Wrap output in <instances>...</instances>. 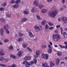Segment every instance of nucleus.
<instances>
[{
    "mask_svg": "<svg viewBox=\"0 0 67 67\" xmlns=\"http://www.w3.org/2000/svg\"><path fill=\"white\" fill-rule=\"evenodd\" d=\"M57 10L56 9L52 12L49 13V16H51V17H55L56 15L57 14Z\"/></svg>",
    "mask_w": 67,
    "mask_h": 67,
    "instance_id": "obj_1",
    "label": "nucleus"
},
{
    "mask_svg": "<svg viewBox=\"0 0 67 67\" xmlns=\"http://www.w3.org/2000/svg\"><path fill=\"white\" fill-rule=\"evenodd\" d=\"M52 37L53 38V40L54 41H58V39H57V37L58 38V40L60 38V37L58 35H53Z\"/></svg>",
    "mask_w": 67,
    "mask_h": 67,
    "instance_id": "obj_2",
    "label": "nucleus"
},
{
    "mask_svg": "<svg viewBox=\"0 0 67 67\" xmlns=\"http://www.w3.org/2000/svg\"><path fill=\"white\" fill-rule=\"evenodd\" d=\"M34 28L35 30H38V31H42V28L41 26L39 27L38 26L35 25L34 26Z\"/></svg>",
    "mask_w": 67,
    "mask_h": 67,
    "instance_id": "obj_3",
    "label": "nucleus"
},
{
    "mask_svg": "<svg viewBox=\"0 0 67 67\" xmlns=\"http://www.w3.org/2000/svg\"><path fill=\"white\" fill-rule=\"evenodd\" d=\"M64 44H65V46H63L61 44H59V46L61 48H64L65 49H67V42L65 41L64 42Z\"/></svg>",
    "mask_w": 67,
    "mask_h": 67,
    "instance_id": "obj_4",
    "label": "nucleus"
},
{
    "mask_svg": "<svg viewBox=\"0 0 67 67\" xmlns=\"http://www.w3.org/2000/svg\"><path fill=\"white\" fill-rule=\"evenodd\" d=\"M62 20L65 23H67V18L65 17H63L62 18Z\"/></svg>",
    "mask_w": 67,
    "mask_h": 67,
    "instance_id": "obj_5",
    "label": "nucleus"
},
{
    "mask_svg": "<svg viewBox=\"0 0 67 67\" xmlns=\"http://www.w3.org/2000/svg\"><path fill=\"white\" fill-rule=\"evenodd\" d=\"M28 34H29V36L31 37H34V35L32 34V33L31 32H29Z\"/></svg>",
    "mask_w": 67,
    "mask_h": 67,
    "instance_id": "obj_6",
    "label": "nucleus"
},
{
    "mask_svg": "<svg viewBox=\"0 0 67 67\" xmlns=\"http://www.w3.org/2000/svg\"><path fill=\"white\" fill-rule=\"evenodd\" d=\"M12 7L14 9H17L19 7V5L17 4H15L13 5Z\"/></svg>",
    "mask_w": 67,
    "mask_h": 67,
    "instance_id": "obj_7",
    "label": "nucleus"
},
{
    "mask_svg": "<svg viewBox=\"0 0 67 67\" xmlns=\"http://www.w3.org/2000/svg\"><path fill=\"white\" fill-rule=\"evenodd\" d=\"M4 32V30L3 28H2L1 29V32H0V35H3V33Z\"/></svg>",
    "mask_w": 67,
    "mask_h": 67,
    "instance_id": "obj_8",
    "label": "nucleus"
},
{
    "mask_svg": "<svg viewBox=\"0 0 67 67\" xmlns=\"http://www.w3.org/2000/svg\"><path fill=\"white\" fill-rule=\"evenodd\" d=\"M42 65L44 67H49V66L47 65V64L46 63H44L42 64Z\"/></svg>",
    "mask_w": 67,
    "mask_h": 67,
    "instance_id": "obj_9",
    "label": "nucleus"
},
{
    "mask_svg": "<svg viewBox=\"0 0 67 67\" xmlns=\"http://www.w3.org/2000/svg\"><path fill=\"white\" fill-rule=\"evenodd\" d=\"M34 4L35 6L37 5H38V2H37L36 1H35L34 2Z\"/></svg>",
    "mask_w": 67,
    "mask_h": 67,
    "instance_id": "obj_10",
    "label": "nucleus"
},
{
    "mask_svg": "<svg viewBox=\"0 0 67 67\" xmlns=\"http://www.w3.org/2000/svg\"><path fill=\"white\" fill-rule=\"evenodd\" d=\"M27 20V19L26 18H24V19H21V21L22 22H26V21Z\"/></svg>",
    "mask_w": 67,
    "mask_h": 67,
    "instance_id": "obj_11",
    "label": "nucleus"
},
{
    "mask_svg": "<svg viewBox=\"0 0 67 67\" xmlns=\"http://www.w3.org/2000/svg\"><path fill=\"white\" fill-rule=\"evenodd\" d=\"M25 60H30L31 59V57H25L24 58Z\"/></svg>",
    "mask_w": 67,
    "mask_h": 67,
    "instance_id": "obj_12",
    "label": "nucleus"
},
{
    "mask_svg": "<svg viewBox=\"0 0 67 67\" xmlns=\"http://www.w3.org/2000/svg\"><path fill=\"white\" fill-rule=\"evenodd\" d=\"M41 11L43 13H46V10L45 9H43Z\"/></svg>",
    "mask_w": 67,
    "mask_h": 67,
    "instance_id": "obj_13",
    "label": "nucleus"
},
{
    "mask_svg": "<svg viewBox=\"0 0 67 67\" xmlns=\"http://www.w3.org/2000/svg\"><path fill=\"white\" fill-rule=\"evenodd\" d=\"M22 40V38L20 37L17 39V41L18 42H20Z\"/></svg>",
    "mask_w": 67,
    "mask_h": 67,
    "instance_id": "obj_14",
    "label": "nucleus"
},
{
    "mask_svg": "<svg viewBox=\"0 0 67 67\" xmlns=\"http://www.w3.org/2000/svg\"><path fill=\"white\" fill-rule=\"evenodd\" d=\"M58 56H61L62 55V53L60 52H58L57 53Z\"/></svg>",
    "mask_w": 67,
    "mask_h": 67,
    "instance_id": "obj_15",
    "label": "nucleus"
},
{
    "mask_svg": "<svg viewBox=\"0 0 67 67\" xmlns=\"http://www.w3.org/2000/svg\"><path fill=\"white\" fill-rule=\"evenodd\" d=\"M5 53L4 52H0V56H4Z\"/></svg>",
    "mask_w": 67,
    "mask_h": 67,
    "instance_id": "obj_16",
    "label": "nucleus"
},
{
    "mask_svg": "<svg viewBox=\"0 0 67 67\" xmlns=\"http://www.w3.org/2000/svg\"><path fill=\"white\" fill-rule=\"evenodd\" d=\"M8 25H5L4 27V30L8 29Z\"/></svg>",
    "mask_w": 67,
    "mask_h": 67,
    "instance_id": "obj_17",
    "label": "nucleus"
},
{
    "mask_svg": "<svg viewBox=\"0 0 67 67\" xmlns=\"http://www.w3.org/2000/svg\"><path fill=\"white\" fill-rule=\"evenodd\" d=\"M21 54H22V52L21 51H19L18 52V55L19 57L20 56Z\"/></svg>",
    "mask_w": 67,
    "mask_h": 67,
    "instance_id": "obj_18",
    "label": "nucleus"
},
{
    "mask_svg": "<svg viewBox=\"0 0 67 67\" xmlns=\"http://www.w3.org/2000/svg\"><path fill=\"white\" fill-rule=\"evenodd\" d=\"M38 7L39 8H40V9H42L43 8V7L44 6L42 5H38Z\"/></svg>",
    "mask_w": 67,
    "mask_h": 67,
    "instance_id": "obj_19",
    "label": "nucleus"
},
{
    "mask_svg": "<svg viewBox=\"0 0 67 67\" xmlns=\"http://www.w3.org/2000/svg\"><path fill=\"white\" fill-rule=\"evenodd\" d=\"M21 2V0H16V1L15 2V3L16 4H19Z\"/></svg>",
    "mask_w": 67,
    "mask_h": 67,
    "instance_id": "obj_20",
    "label": "nucleus"
},
{
    "mask_svg": "<svg viewBox=\"0 0 67 67\" xmlns=\"http://www.w3.org/2000/svg\"><path fill=\"white\" fill-rule=\"evenodd\" d=\"M10 57H11V58H12L13 59L15 58H16L15 56L14 55H13L12 54H11L10 55Z\"/></svg>",
    "mask_w": 67,
    "mask_h": 67,
    "instance_id": "obj_21",
    "label": "nucleus"
},
{
    "mask_svg": "<svg viewBox=\"0 0 67 67\" xmlns=\"http://www.w3.org/2000/svg\"><path fill=\"white\" fill-rule=\"evenodd\" d=\"M48 52L49 54H51L52 52V49H49L48 50Z\"/></svg>",
    "mask_w": 67,
    "mask_h": 67,
    "instance_id": "obj_22",
    "label": "nucleus"
},
{
    "mask_svg": "<svg viewBox=\"0 0 67 67\" xmlns=\"http://www.w3.org/2000/svg\"><path fill=\"white\" fill-rule=\"evenodd\" d=\"M57 61L56 62V65H58L59 64V59H57Z\"/></svg>",
    "mask_w": 67,
    "mask_h": 67,
    "instance_id": "obj_23",
    "label": "nucleus"
},
{
    "mask_svg": "<svg viewBox=\"0 0 67 67\" xmlns=\"http://www.w3.org/2000/svg\"><path fill=\"white\" fill-rule=\"evenodd\" d=\"M0 20L1 22H4L5 21V19L3 18H1L0 19Z\"/></svg>",
    "mask_w": 67,
    "mask_h": 67,
    "instance_id": "obj_24",
    "label": "nucleus"
},
{
    "mask_svg": "<svg viewBox=\"0 0 67 67\" xmlns=\"http://www.w3.org/2000/svg\"><path fill=\"white\" fill-rule=\"evenodd\" d=\"M5 30H6V34H10V31L8 30V29H5Z\"/></svg>",
    "mask_w": 67,
    "mask_h": 67,
    "instance_id": "obj_25",
    "label": "nucleus"
},
{
    "mask_svg": "<svg viewBox=\"0 0 67 67\" xmlns=\"http://www.w3.org/2000/svg\"><path fill=\"white\" fill-rule=\"evenodd\" d=\"M9 50H12V49H13V46H10L9 47Z\"/></svg>",
    "mask_w": 67,
    "mask_h": 67,
    "instance_id": "obj_26",
    "label": "nucleus"
},
{
    "mask_svg": "<svg viewBox=\"0 0 67 67\" xmlns=\"http://www.w3.org/2000/svg\"><path fill=\"white\" fill-rule=\"evenodd\" d=\"M33 62H34V63H35V64H36V63H37V59H34Z\"/></svg>",
    "mask_w": 67,
    "mask_h": 67,
    "instance_id": "obj_27",
    "label": "nucleus"
},
{
    "mask_svg": "<svg viewBox=\"0 0 67 67\" xmlns=\"http://www.w3.org/2000/svg\"><path fill=\"white\" fill-rule=\"evenodd\" d=\"M50 67H52L53 66H54L55 65V64L51 62L50 63Z\"/></svg>",
    "mask_w": 67,
    "mask_h": 67,
    "instance_id": "obj_28",
    "label": "nucleus"
},
{
    "mask_svg": "<svg viewBox=\"0 0 67 67\" xmlns=\"http://www.w3.org/2000/svg\"><path fill=\"white\" fill-rule=\"evenodd\" d=\"M23 13L25 14H28L29 13V12H27L26 11H24L23 12Z\"/></svg>",
    "mask_w": 67,
    "mask_h": 67,
    "instance_id": "obj_29",
    "label": "nucleus"
},
{
    "mask_svg": "<svg viewBox=\"0 0 67 67\" xmlns=\"http://www.w3.org/2000/svg\"><path fill=\"white\" fill-rule=\"evenodd\" d=\"M10 3H12V4H14V3H15V0H13L11 1L10 2Z\"/></svg>",
    "mask_w": 67,
    "mask_h": 67,
    "instance_id": "obj_30",
    "label": "nucleus"
},
{
    "mask_svg": "<svg viewBox=\"0 0 67 67\" xmlns=\"http://www.w3.org/2000/svg\"><path fill=\"white\" fill-rule=\"evenodd\" d=\"M29 63V62L27 63H26V67H29L30 66V63Z\"/></svg>",
    "mask_w": 67,
    "mask_h": 67,
    "instance_id": "obj_31",
    "label": "nucleus"
},
{
    "mask_svg": "<svg viewBox=\"0 0 67 67\" xmlns=\"http://www.w3.org/2000/svg\"><path fill=\"white\" fill-rule=\"evenodd\" d=\"M36 18L37 19H38V20H42V18H40V16L39 15H37L36 16Z\"/></svg>",
    "mask_w": 67,
    "mask_h": 67,
    "instance_id": "obj_32",
    "label": "nucleus"
},
{
    "mask_svg": "<svg viewBox=\"0 0 67 67\" xmlns=\"http://www.w3.org/2000/svg\"><path fill=\"white\" fill-rule=\"evenodd\" d=\"M46 22V21L45 20H44L42 22V25H44L45 24V23Z\"/></svg>",
    "mask_w": 67,
    "mask_h": 67,
    "instance_id": "obj_33",
    "label": "nucleus"
},
{
    "mask_svg": "<svg viewBox=\"0 0 67 67\" xmlns=\"http://www.w3.org/2000/svg\"><path fill=\"white\" fill-rule=\"evenodd\" d=\"M60 30H61V34H63V28L62 27H60Z\"/></svg>",
    "mask_w": 67,
    "mask_h": 67,
    "instance_id": "obj_34",
    "label": "nucleus"
},
{
    "mask_svg": "<svg viewBox=\"0 0 67 67\" xmlns=\"http://www.w3.org/2000/svg\"><path fill=\"white\" fill-rule=\"evenodd\" d=\"M39 53L40 52H39V51L37 50L36 51L35 53L36 55H39Z\"/></svg>",
    "mask_w": 67,
    "mask_h": 67,
    "instance_id": "obj_35",
    "label": "nucleus"
},
{
    "mask_svg": "<svg viewBox=\"0 0 67 67\" xmlns=\"http://www.w3.org/2000/svg\"><path fill=\"white\" fill-rule=\"evenodd\" d=\"M0 66L2 67H6L7 65L4 64H0Z\"/></svg>",
    "mask_w": 67,
    "mask_h": 67,
    "instance_id": "obj_36",
    "label": "nucleus"
},
{
    "mask_svg": "<svg viewBox=\"0 0 67 67\" xmlns=\"http://www.w3.org/2000/svg\"><path fill=\"white\" fill-rule=\"evenodd\" d=\"M49 28V27L48 26V25H46L45 26V29L46 30H47Z\"/></svg>",
    "mask_w": 67,
    "mask_h": 67,
    "instance_id": "obj_37",
    "label": "nucleus"
},
{
    "mask_svg": "<svg viewBox=\"0 0 67 67\" xmlns=\"http://www.w3.org/2000/svg\"><path fill=\"white\" fill-rule=\"evenodd\" d=\"M45 54L44 53H42V54L41 55V57L42 58H45Z\"/></svg>",
    "mask_w": 67,
    "mask_h": 67,
    "instance_id": "obj_38",
    "label": "nucleus"
},
{
    "mask_svg": "<svg viewBox=\"0 0 67 67\" xmlns=\"http://www.w3.org/2000/svg\"><path fill=\"white\" fill-rule=\"evenodd\" d=\"M33 64H34V62L33 61H32L30 62L29 64L30 65V66H31V65H33Z\"/></svg>",
    "mask_w": 67,
    "mask_h": 67,
    "instance_id": "obj_39",
    "label": "nucleus"
},
{
    "mask_svg": "<svg viewBox=\"0 0 67 67\" xmlns=\"http://www.w3.org/2000/svg\"><path fill=\"white\" fill-rule=\"evenodd\" d=\"M48 24L50 25V26H53L54 25V24L53 23H51L50 22L48 23Z\"/></svg>",
    "mask_w": 67,
    "mask_h": 67,
    "instance_id": "obj_40",
    "label": "nucleus"
},
{
    "mask_svg": "<svg viewBox=\"0 0 67 67\" xmlns=\"http://www.w3.org/2000/svg\"><path fill=\"white\" fill-rule=\"evenodd\" d=\"M4 42L5 43H7V42H9V40L8 39H5L4 40Z\"/></svg>",
    "mask_w": 67,
    "mask_h": 67,
    "instance_id": "obj_41",
    "label": "nucleus"
},
{
    "mask_svg": "<svg viewBox=\"0 0 67 67\" xmlns=\"http://www.w3.org/2000/svg\"><path fill=\"white\" fill-rule=\"evenodd\" d=\"M19 35L20 36H23V34L21 32H19Z\"/></svg>",
    "mask_w": 67,
    "mask_h": 67,
    "instance_id": "obj_42",
    "label": "nucleus"
},
{
    "mask_svg": "<svg viewBox=\"0 0 67 67\" xmlns=\"http://www.w3.org/2000/svg\"><path fill=\"white\" fill-rule=\"evenodd\" d=\"M4 62H8V60H9V59H8L4 58Z\"/></svg>",
    "mask_w": 67,
    "mask_h": 67,
    "instance_id": "obj_43",
    "label": "nucleus"
},
{
    "mask_svg": "<svg viewBox=\"0 0 67 67\" xmlns=\"http://www.w3.org/2000/svg\"><path fill=\"white\" fill-rule=\"evenodd\" d=\"M45 57L46 59H48V54H46L45 55Z\"/></svg>",
    "mask_w": 67,
    "mask_h": 67,
    "instance_id": "obj_44",
    "label": "nucleus"
},
{
    "mask_svg": "<svg viewBox=\"0 0 67 67\" xmlns=\"http://www.w3.org/2000/svg\"><path fill=\"white\" fill-rule=\"evenodd\" d=\"M3 59V57H0V60L1 61H2Z\"/></svg>",
    "mask_w": 67,
    "mask_h": 67,
    "instance_id": "obj_45",
    "label": "nucleus"
},
{
    "mask_svg": "<svg viewBox=\"0 0 67 67\" xmlns=\"http://www.w3.org/2000/svg\"><path fill=\"white\" fill-rule=\"evenodd\" d=\"M27 63H29L27 61H24L23 62V64L24 65H25V64H26Z\"/></svg>",
    "mask_w": 67,
    "mask_h": 67,
    "instance_id": "obj_46",
    "label": "nucleus"
},
{
    "mask_svg": "<svg viewBox=\"0 0 67 67\" xmlns=\"http://www.w3.org/2000/svg\"><path fill=\"white\" fill-rule=\"evenodd\" d=\"M23 46L24 48H25L26 47V45L25 43H24L23 45Z\"/></svg>",
    "mask_w": 67,
    "mask_h": 67,
    "instance_id": "obj_47",
    "label": "nucleus"
},
{
    "mask_svg": "<svg viewBox=\"0 0 67 67\" xmlns=\"http://www.w3.org/2000/svg\"><path fill=\"white\" fill-rule=\"evenodd\" d=\"M41 47L42 48H44L46 47V46L42 45V46H41Z\"/></svg>",
    "mask_w": 67,
    "mask_h": 67,
    "instance_id": "obj_48",
    "label": "nucleus"
},
{
    "mask_svg": "<svg viewBox=\"0 0 67 67\" xmlns=\"http://www.w3.org/2000/svg\"><path fill=\"white\" fill-rule=\"evenodd\" d=\"M66 33L65 32H64L63 34V35L64 36L65 38V35H66Z\"/></svg>",
    "mask_w": 67,
    "mask_h": 67,
    "instance_id": "obj_49",
    "label": "nucleus"
},
{
    "mask_svg": "<svg viewBox=\"0 0 67 67\" xmlns=\"http://www.w3.org/2000/svg\"><path fill=\"white\" fill-rule=\"evenodd\" d=\"M4 10V8H0V11H3Z\"/></svg>",
    "mask_w": 67,
    "mask_h": 67,
    "instance_id": "obj_50",
    "label": "nucleus"
},
{
    "mask_svg": "<svg viewBox=\"0 0 67 67\" xmlns=\"http://www.w3.org/2000/svg\"><path fill=\"white\" fill-rule=\"evenodd\" d=\"M6 5H7V4L5 3H4L2 5L4 7H5Z\"/></svg>",
    "mask_w": 67,
    "mask_h": 67,
    "instance_id": "obj_51",
    "label": "nucleus"
},
{
    "mask_svg": "<svg viewBox=\"0 0 67 67\" xmlns=\"http://www.w3.org/2000/svg\"><path fill=\"white\" fill-rule=\"evenodd\" d=\"M60 27V25H58L56 26L57 28H59V27Z\"/></svg>",
    "mask_w": 67,
    "mask_h": 67,
    "instance_id": "obj_52",
    "label": "nucleus"
},
{
    "mask_svg": "<svg viewBox=\"0 0 67 67\" xmlns=\"http://www.w3.org/2000/svg\"><path fill=\"white\" fill-rule=\"evenodd\" d=\"M63 7L64 8V9H66V8H67V7L65 5H63Z\"/></svg>",
    "mask_w": 67,
    "mask_h": 67,
    "instance_id": "obj_53",
    "label": "nucleus"
},
{
    "mask_svg": "<svg viewBox=\"0 0 67 67\" xmlns=\"http://www.w3.org/2000/svg\"><path fill=\"white\" fill-rule=\"evenodd\" d=\"M6 16H7V17H10L11 16V15L10 14H7V15H6Z\"/></svg>",
    "mask_w": 67,
    "mask_h": 67,
    "instance_id": "obj_54",
    "label": "nucleus"
},
{
    "mask_svg": "<svg viewBox=\"0 0 67 67\" xmlns=\"http://www.w3.org/2000/svg\"><path fill=\"white\" fill-rule=\"evenodd\" d=\"M27 49L29 50V51H30V52H31L32 51V50H31V49L30 48L28 47Z\"/></svg>",
    "mask_w": 67,
    "mask_h": 67,
    "instance_id": "obj_55",
    "label": "nucleus"
},
{
    "mask_svg": "<svg viewBox=\"0 0 67 67\" xmlns=\"http://www.w3.org/2000/svg\"><path fill=\"white\" fill-rule=\"evenodd\" d=\"M38 55L36 54V55H35V56H34V57L35 58H37V57H38Z\"/></svg>",
    "mask_w": 67,
    "mask_h": 67,
    "instance_id": "obj_56",
    "label": "nucleus"
},
{
    "mask_svg": "<svg viewBox=\"0 0 67 67\" xmlns=\"http://www.w3.org/2000/svg\"><path fill=\"white\" fill-rule=\"evenodd\" d=\"M54 29V28L53 27H51L49 28V29L52 30V29Z\"/></svg>",
    "mask_w": 67,
    "mask_h": 67,
    "instance_id": "obj_57",
    "label": "nucleus"
},
{
    "mask_svg": "<svg viewBox=\"0 0 67 67\" xmlns=\"http://www.w3.org/2000/svg\"><path fill=\"white\" fill-rule=\"evenodd\" d=\"M58 20L59 21V22H60V21H61L62 20L61 19V18H59Z\"/></svg>",
    "mask_w": 67,
    "mask_h": 67,
    "instance_id": "obj_58",
    "label": "nucleus"
},
{
    "mask_svg": "<svg viewBox=\"0 0 67 67\" xmlns=\"http://www.w3.org/2000/svg\"><path fill=\"white\" fill-rule=\"evenodd\" d=\"M48 47L49 48H51L52 47L51 46V45L49 44L48 45Z\"/></svg>",
    "mask_w": 67,
    "mask_h": 67,
    "instance_id": "obj_59",
    "label": "nucleus"
},
{
    "mask_svg": "<svg viewBox=\"0 0 67 67\" xmlns=\"http://www.w3.org/2000/svg\"><path fill=\"white\" fill-rule=\"evenodd\" d=\"M62 2L63 3H64L65 2V0H62Z\"/></svg>",
    "mask_w": 67,
    "mask_h": 67,
    "instance_id": "obj_60",
    "label": "nucleus"
},
{
    "mask_svg": "<svg viewBox=\"0 0 67 67\" xmlns=\"http://www.w3.org/2000/svg\"><path fill=\"white\" fill-rule=\"evenodd\" d=\"M34 11V8H33L31 9V12H33Z\"/></svg>",
    "mask_w": 67,
    "mask_h": 67,
    "instance_id": "obj_61",
    "label": "nucleus"
},
{
    "mask_svg": "<svg viewBox=\"0 0 67 67\" xmlns=\"http://www.w3.org/2000/svg\"><path fill=\"white\" fill-rule=\"evenodd\" d=\"M54 32L55 33H58V31L57 30H56L54 31Z\"/></svg>",
    "mask_w": 67,
    "mask_h": 67,
    "instance_id": "obj_62",
    "label": "nucleus"
},
{
    "mask_svg": "<svg viewBox=\"0 0 67 67\" xmlns=\"http://www.w3.org/2000/svg\"><path fill=\"white\" fill-rule=\"evenodd\" d=\"M63 10H64V8H60V10L61 11H63Z\"/></svg>",
    "mask_w": 67,
    "mask_h": 67,
    "instance_id": "obj_63",
    "label": "nucleus"
},
{
    "mask_svg": "<svg viewBox=\"0 0 67 67\" xmlns=\"http://www.w3.org/2000/svg\"><path fill=\"white\" fill-rule=\"evenodd\" d=\"M15 67V64H13L12 66L11 67Z\"/></svg>",
    "mask_w": 67,
    "mask_h": 67,
    "instance_id": "obj_64",
    "label": "nucleus"
}]
</instances>
